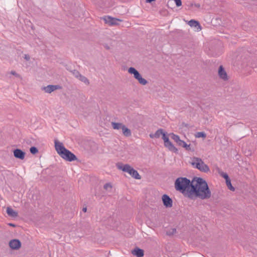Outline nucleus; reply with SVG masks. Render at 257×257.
<instances>
[{"label": "nucleus", "instance_id": "1", "mask_svg": "<svg viewBox=\"0 0 257 257\" xmlns=\"http://www.w3.org/2000/svg\"><path fill=\"white\" fill-rule=\"evenodd\" d=\"M195 181L192 189L190 190V199L194 197L199 198L202 200L208 199L211 196V192L207 182L201 177L193 178Z\"/></svg>", "mask_w": 257, "mask_h": 257}, {"label": "nucleus", "instance_id": "2", "mask_svg": "<svg viewBox=\"0 0 257 257\" xmlns=\"http://www.w3.org/2000/svg\"><path fill=\"white\" fill-rule=\"evenodd\" d=\"M193 179L192 181L186 177H180L176 179L174 186L176 190L181 192L185 196L190 199V190L194 185Z\"/></svg>", "mask_w": 257, "mask_h": 257}, {"label": "nucleus", "instance_id": "3", "mask_svg": "<svg viewBox=\"0 0 257 257\" xmlns=\"http://www.w3.org/2000/svg\"><path fill=\"white\" fill-rule=\"evenodd\" d=\"M54 144L56 152L62 158L68 162H72L77 160L76 155L65 148L62 143L55 139Z\"/></svg>", "mask_w": 257, "mask_h": 257}, {"label": "nucleus", "instance_id": "4", "mask_svg": "<svg viewBox=\"0 0 257 257\" xmlns=\"http://www.w3.org/2000/svg\"><path fill=\"white\" fill-rule=\"evenodd\" d=\"M117 168L121 170L123 172L128 173L132 177L136 179H141V177L138 173V171L132 168L128 164L123 165L118 164L117 165Z\"/></svg>", "mask_w": 257, "mask_h": 257}, {"label": "nucleus", "instance_id": "5", "mask_svg": "<svg viewBox=\"0 0 257 257\" xmlns=\"http://www.w3.org/2000/svg\"><path fill=\"white\" fill-rule=\"evenodd\" d=\"M128 72L133 74L134 78L139 81L140 84L145 85L148 83V81L143 78L139 72L134 67H130L128 69Z\"/></svg>", "mask_w": 257, "mask_h": 257}, {"label": "nucleus", "instance_id": "6", "mask_svg": "<svg viewBox=\"0 0 257 257\" xmlns=\"http://www.w3.org/2000/svg\"><path fill=\"white\" fill-rule=\"evenodd\" d=\"M105 23L108 24L109 26H113L118 25V22H122V20L115 18L109 16H105L102 18Z\"/></svg>", "mask_w": 257, "mask_h": 257}, {"label": "nucleus", "instance_id": "7", "mask_svg": "<svg viewBox=\"0 0 257 257\" xmlns=\"http://www.w3.org/2000/svg\"><path fill=\"white\" fill-rule=\"evenodd\" d=\"M9 245L12 249L17 250L21 248L22 243L19 239H13L10 241Z\"/></svg>", "mask_w": 257, "mask_h": 257}, {"label": "nucleus", "instance_id": "8", "mask_svg": "<svg viewBox=\"0 0 257 257\" xmlns=\"http://www.w3.org/2000/svg\"><path fill=\"white\" fill-rule=\"evenodd\" d=\"M163 204L166 208H170L173 206V200L167 194H164L162 197Z\"/></svg>", "mask_w": 257, "mask_h": 257}, {"label": "nucleus", "instance_id": "9", "mask_svg": "<svg viewBox=\"0 0 257 257\" xmlns=\"http://www.w3.org/2000/svg\"><path fill=\"white\" fill-rule=\"evenodd\" d=\"M61 88L62 87L59 85H48L47 86L44 87L43 90L46 93H50L55 90Z\"/></svg>", "mask_w": 257, "mask_h": 257}, {"label": "nucleus", "instance_id": "10", "mask_svg": "<svg viewBox=\"0 0 257 257\" xmlns=\"http://www.w3.org/2000/svg\"><path fill=\"white\" fill-rule=\"evenodd\" d=\"M218 74L220 78L224 80H228L227 74L222 65L219 67Z\"/></svg>", "mask_w": 257, "mask_h": 257}, {"label": "nucleus", "instance_id": "11", "mask_svg": "<svg viewBox=\"0 0 257 257\" xmlns=\"http://www.w3.org/2000/svg\"><path fill=\"white\" fill-rule=\"evenodd\" d=\"M14 156L16 158L23 160L25 158L26 153L20 149H15L13 151Z\"/></svg>", "mask_w": 257, "mask_h": 257}, {"label": "nucleus", "instance_id": "12", "mask_svg": "<svg viewBox=\"0 0 257 257\" xmlns=\"http://www.w3.org/2000/svg\"><path fill=\"white\" fill-rule=\"evenodd\" d=\"M187 24L192 28H194L197 31H200L202 27L198 21L195 20H191L187 22Z\"/></svg>", "mask_w": 257, "mask_h": 257}, {"label": "nucleus", "instance_id": "13", "mask_svg": "<svg viewBox=\"0 0 257 257\" xmlns=\"http://www.w3.org/2000/svg\"><path fill=\"white\" fill-rule=\"evenodd\" d=\"M202 163L201 159L198 157H193L192 159V162L191 163L192 165L195 168L200 170L201 168L200 165Z\"/></svg>", "mask_w": 257, "mask_h": 257}, {"label": "nucleus", "instance_id": "14", "mask_svg": "<svg viewBox=\"0 0 257 257\" xmlns=\"http://www.w3.org/2000/svg\"><path fill=\"white\" fill-rule=\"evenodd\" d=\"M166 132L163 128H159L155 134H150L149 137L152 139H158L160 137L161 135H162V137L163 136V134H165Z\"/></svg>", "mask_w": 257, "mask_h": 257}, {"label": "nucleus", "instance_id": "15", "mask_svg": "<svg viewBox=\"0 0 257 257\" xmlns=\"http://www.w3.org/2000/svg\"><path fill=\"white\" fill-rule=\"evenodd\" d=\"M132 253L137 257H143L144 255V250L138 247L135 248L132 251Z\"/></svg>", "mask_w": 257, "mask_h": 257}, {"label": "nucleus", "instance_id": "16", "mask_svg": "<svg viewBox=\"0 0 257 257\" xmlns=\"http://www.w3.org/2000/svg\"><path fill=\"white\" fill-rule=\"evenodd\" d=\"M164 146L171 152L175 153H178V149L174 146L170 141L166 143V144L164 145Z\"/></svg>", "mask_w": 257, "mask_h": 257}, {"label": "nucleus", "instance_id": "17", "mask_svg": "<svg viewBox=\"0 0 257 257\" xmlns=\"http://www.w3.org/2000/svg\"><path fill=\"white\" fill-rule=\"evenodd\" d=\"M6 212L10 217L16 218L18 216V213L13 210L11 207H8L7 208Z\"/></svg>", "mask_w": 257, "mask_h": 257}, {"label": "nucleus", "instance_id": "18", "mask_svg": "<svg viewBox=\"0 0 257 257\" xmlns=\"http://www.w3.org/2000/svg\"><path fill=\"white\" fill-rule=\"evenodd\" d=\"M121 130L122 134L125 137H128L131 136L132 132L131 130L126 127L125 125H124Z\"/></svg>", "mask_w": 257, "mask_h": 257}, {"label": "nucleus", "instance_id": "19", "mask_svg": "<svg viewBox=\"0 0 257 257\" xmlns=\"http://www.w3.org/2000/svg\"><path fill=\"white\" fill-rule=\"evenodd\" d=\"M111 126L114 130L122 129L124 124L120 122H112Z\"/></svg>", "mask_w": 257, "mask_h": 257}, {"label": "nucleus", "instance_id": "20", "mask_svg": "<svg viewBox=\"0 0 257 257\" xmlns=\"http://www.w3.org/2000/svg\"><path fill=\"white\" fill-rule=\"evenodd\" d=\"M200 167L201 168L200 169V171L201 172L207 173L210 171L209 167L207 165H206L203 161L202 163H201Z\"/></svg>", "mask_w": 257, "mask_h": 257}, {"label": "nucleus", "instance_id": "21", "mask_svg": "<svg viewBox=\"0 0 257 257\" xmlns=\"http://www.w3.org/2000/svg\"><path fill=\"white\" fill-rule=\"evenodd\" d=\"M80 81L84 82L86 85L89 84V80L84 76L82 75L81 74L78 78Z\"/></svg>", "mask_w": 257, "mask_h": 257}, {"label": "nucleus", "instance_id": "22", "mask_svg": "<svg viewBox=\"0 0 257 257\" xmlns=\"http://www.w3.org/2000/svg\"><path fill=\"white\" fill-rule=\"evenodd\" d=\"M169 135L171 136V139H173L176 143H177L180 140V137L177 135L174 134V133H171L169 134Z\"/></svg>", "mask_w": 257, "mask_h": 257}, {"label": "nucleus", "instance_id": "23", "mask_svg": "<svg viewBox=\"0 0 257 257\" xmlns=\"http://www.w3.org/2000/svg\"><path fill=\"white\" fill-rule=\"evenodd\" d=\"M225 181L227 188L230 190L234 191L235 190V188L232 185L230 179H229Z\"/></svg>", "mask_w": 257, "mask_h": 257}, {"label": "nucleus", "instance_id": "24", "mask_svg": "<svg viewBox=\"0 0 257 257\" xmlns=\"http://www.w3.org/2000/svg\"><path fill=\"white\" fill-rule=\"evenodd\" d=\"M176 232V229L175 228H172L168 229L166 231V234L168 236H172Z\"/></svg>", "mask_w": 257, "mask_h": 257}, {"label": "nucleus", "instance_id": "25", "mask_svg": "<svg viewBox=\"0 0 257 257\" xmlns=\"http://www.w3.org/2000/svg\"><path fill=\"white\" fill-rule=\"evenodd\" d=\"M195 137L196 138H205L206 137V134L204 132H197L195 134Z\"/></svg>", "mask_w": 257, "mask_h": 257}, {"label": "nucleus", "instance_id": "26", "mask_svg": "<svg viewBox=\"0 0 257 257\" xmlns=\"http://www.w3.org/2000/svg\"><path fill=\"white\" fill-rule=\"evenodd\" d=\"M70 72L77 79L79 78V76H80V73L77 70L73 69V70H70Z\"/></svg>", "mask_w": 257, "mask_h": 257}, {"label": "nucleus", "instance_id": "27", "mask_svg": "<svg viewBox=\"0 0 257 257\" xmlns=\"http://www.w3.org/2000/svg\"><path fill=\"white\" fill-rule=\"evenodd\" d=\"M162 139L164 141V145L166 144L167 142L170 141L169 137L168 136V134L167 132L165 133V134H163V136L162 137Z\"/></svg>", "mask_w": 257, "mask_h": 257}, {"label": "nucleus", "instance_id": "28", "mask_svg": "<svg viewBox=\"0 0 257 257\" xmlns=\"http://www.w3.org/2000/svg\"><path fill=\"white\" fill-rule=\"evenodd\" d=\"M30 153L33 155H35L38 153V149L36 147H31L30 149Z\"/></svg>", "mask_w": 257, "mask_h": 257}, {"label": "nucleus", "instance_id": "29", "mask_svg": "<svg viewBox=\"0 0 257 257\" xmlns=\"http://www.w3.org/2000/svg\"><path fill=\"white\" fill-rule=\"evenodd\" d=\"M112 188V186L110 183H107L105 184H104L103 186V188L105 190H108V191L111 190Z\"/></svg>", "mask_w": 257, "mask_h": 257}, {"label": "nucleus", "instance_id": "30", "mask_svg": "<svg viewBox=\"0 0 257 257\" xmlns=\"http://www.w3.org/2000/svg\"><path fill=\"white\" fill-rule=\"evenodd\" d=\"M190 146H191L190 144L188 145V144H186V142H185L183 144V146L182 147L185 148L186 151H191V148Z\"/></svg>", "mask_w": 257, "mask_h": 257}, {"label": "nucleus", "instance_id": "31", "mask_svg": "<svg viewBox=\"0 0 257 257\" xmlns=\"http://www.w3.org/2000/svg\"><path fill=\"white\" fill-rule=\"evenodd\" d=\"M220 175L225 180V181L230 179L228 174L226 173L221 172L220 173Z\"/></svg>", "mask_w": 257, "mask_h": 257}, {"label": "nucleus", "instance_id": "32", "mask_svg": "<svg viewBox=\"0 0 257 257\" xmlns=\"http://www.w3.org/2000/svg\"><path fill=\"white\" fill-rule=\"evenodd\" d=\"M173 1L175 2L176 5L177 7H179L182 6L181 0H173Z\"/></svg>", "mask_w": 257, "mask_h": 257}, {"label": "nucleus", "instance_id": "33", "mask_svg": "<svg viewBox=\"0 0 257 257\" xmlns=\"http://www.w3.org/2000/svg\"><path fill=\"white\" fill-rule=\"evenodd\" d=\"M185 143V142L183 140H181V139L178 141V142L177 143V145L180 147L183 146V144Z\"/></svg>", "mask_w": 257, "mask_h": 257}, {"label": "nucleus", "instance_id": "34", "mask_svg": "<svg viewBox=\"0 0 257 257\" xmlns=\"http://www.w3.org/2000/svg\"><path fill=\"white\" fill-rule=\"evenodd\" d=\"M11 74H13V75L16 76L17 77H20V75L19 74L17 73L15 71H12L11 72Z\"/></svg>", "mask_w": 257, "mask_h": 257}, {"label": "nucleus", "instance_id": "35", "mask_svg": "<svg viewBox=\"0 0 257 257\" xmlns=\"http://www.w3.org/2000/svg\"><path fill=\"white\" fill-rule=\"evenodd\" d=\"M102 45L106 50H109L110 49V46L107 44H103Z\"/></svg>", "mask_w": 257, "mask_h": 257}, {"label": "nucleus", "instance_id": "36", "mask_svg": "<svg viewBox=\"0 0 257 257\" xmlns=\"http://www.w3.org/2000/svg\"><path fill=\"white\" fill-rule=\"evenodd\" d=\"M187 6L189 7H192L193 6H194V4L193 2H188V4L187 5Z\"/></svg>", "mask_w": 257, "mask_h": 257}, {"label": "nucleus", "instance_id": "37", "mask_svg": "<svg viewBox=\"0 0 257 257\" xmlns=\"http://www.w3.org/2000/svg\"><path fill=\"white\" fill-rule=\"evenodd\" d=\"M194 5L197 8H199L200 7V5L199 4H194Z\"/></svg>", "mask_w": 257, "mask_h": 257}, {"label": "nucleus", "instance_id": "38", "mask_svg": "<svg viewBox=\"0 0 257 257\" xmlns=\"http://www.w3.org/2000/svg\"><path fill=\"white\" fill-rule=\"evenodd\" d=\"M156 0H146V2L147 3H151L155 1Z\"/></svg>", "mask_w": 257, "mask_h": 257}, {"label": "nucleus", "instance_id": "39", "mask_svg": "<svg viewBox=\"0 0 257 257\" xmlns=\"http://www.w3.org/2000/svg\"><path fill=\"white\" fill-rule=\"evenodd\" d=\"M82 211L84 212H86V211H87V207H83V209H82Z\"/></svg>", "mask_w": 257, "mask_h": 257}, {"label": "nucleus", "instance_id": "40", "mask_svg": "<svg viewBox=\"0 0 257 257\" xmlns=\"http://www.w3.org/2000/svg\"><path fill=\"white\" fill-rule=\"evenodd\" d=\"M9 225L11 226L15 227L16 225L13 223H9Z\"/></svg>", "mask_w": 257, "mask_h": 257}, {"label": "nucleus", "instance_id": "41", "mask_svg": "<svg viewBox=\"0 0 257 257\" xmlns=\"http://www.w3.org/2000/svg\"><path fill=\"white\" fill-rule=\"evenodd\" d=\"M29 58H30V57H29V55H28V56H27V55H26V56H25V59H27V60H29Z\"/></svg>", "mask_w": 257, "mask_h": 257}, {"label": "nucleus", "instance_id": "42", "mask_svg": "<svg viewBox=\"0 0 257 257\" xmlns=\"http://www.w3.org/2000/svg\"><path fill=\"white\" fill-rule=\"evenodd\" d=\"M67 69L70 71V70H73V69H71L70 68H67Z\"/></svg>", "mask_w": 257, "mask_h": 257}, {"label": "nucleus", "instance_id": "43", "mask_svg": "<svg viewBox=\"0 0 257 257\" xmlns=\"http://www.w3.org/2000/svg\"><path fill=\"white\" fill-rule=\"evenodd\" d=\"M250 155V153H249L247 155Z\"/></svg>", "mask_w": 257, "mask_h": 257}]
</instances>
